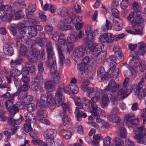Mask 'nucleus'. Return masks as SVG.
<instances>
[{"label":"nucleus","mask_w":146,"mask_h":146,"mask_svg":"<svg viewBox=\"0 0 146 146\" xmlns=\"http://www.w3.org/2000/svg\"><path fill=\"white\" fill-rule=\"evenodd\" d=\"M45 88L48 90L53 89L55 88L53 82L51 81H48L45 82L44 84Z\"/></svg>","instance_id":"obj_43"},{"label":"nucleus","mask_w":146,"mask_h":146,"mask_svg":"<svg viewBox=\"0 0 146 146\" xmlns=\"http://www.w3.org/2000/svg\"><path fill=\"white\" fill-rule=\"evenodd\" d=\"M14 100H7L5 102V106L7 109L9 111L10 115L11 117H14L16 114V112H14L15 105H13V102Z\"/></svg>","instance_id":"obj_15"},{"label":"nucleus","mask_w":146,"mask_h":146,"mask_svg":"<svg viewBox=\"0 0 146 146\" xmlns=\"http://www.w3.org/2000/svg\"><path fill=\"white\" fill-rule=\"evenodd\" d=\"M79 89L76 84H70L66 86L64 88V84H61L56 90L55 94V98L60 104H61L64 101V96L63 94L66 92L68 94H77Z\"/></svg>","instance_id":"obj_1"},{"label":"nucleus","mask_w":146,"mask_h":146,"mask_svg":"<svg viewBox=\"0 0 146 146\" xmlns=\"http://www.w3.org/2000/svg\"><path fill=\"white\" fill-rule=\"evenodd\" d=\"M114 28L117 31H119L121 30L122 28V25L121 23L118 21H115L114 25Z\"/></svg>","instance_id":"obj_56"},{"label":"nucleus","mask_w":146,"mask_h":146,"mask_svg":"<svg viewBox=\"0 0 146 146\" xmlns=\"http://www.w3.org/2000/svg\"><path fill=\"white\" fill-rule=\"evenodd\" d=\"M67 15L65 16L64 18L66 19V20L68 19L69 17H74L73 14V10L72 8H68L67 9Z\"/></svg>","instance_id":"obj_54"},{"label":"nucleus","mask_w":146,"mask_h":146,"mask_svg":"<svg viewBox=\"0 0 146 146\" xmlns=\"http://www.w3.org/2000/svg\"><path fill=\"white\" fill-rule=\"evenodd\" d=\"M115 146H123V140L119 137H115L112 141Z\"/></svg>","instance_id":"obj_44"},{"label":"nucleus","mask_w":146,"mask_h":146,"mask_svg":"<svg viewBox=\"0 0 146 146\" xmlns=\"http://www.w3.org/2000/svg\"><path fill=\"white\" fill-rule=\"evenodd\" d=\"M9 14L4 11H0V18L3 21H5L7 20L8 18Z\"/></svg>","instance_id":"obj_55"},{"label":"nucleus","mask_w":146,"mask_h":146,"mask_svg":"<svg viewBox=\"0 0 146 146\" xmlns=\"http://www.w3.org/2000/svg\"><path fill=\"white\" fill-rule=\"evenodd\" d=\"M136 15L133 19L131 22V25L135 26L137 25L139 26V24L143 22V20L142 17V14L143 13L139 10H137L135 11Z\"/></svg>","instance_id":"obj_10"},{"label":"nucleus","mask_w":146,"mask_h":146,"mask_svg":"<svg viewBox=\"0 0 146 146\" xmlns=\"http://www.w3.org/2000/svg\"><path fill=\"white\" fill-rule=\"evenodd\" d=\"M67 40L69 43H73L76 41H78V37L73 34L70 35L68 36Z\"/></svg>","instance_id":"obj_52"},{"label":"nucleus","mask_w":146,"mask_h":146,"mask_svg":"<svg viewBox=\"0 0 146 146\" xmlns=\"http://www.w3.org/2000/svg\"><path fill=\"white\" fill-rule=\"evenodd\" d=\"M29 87L30 86L28 84H26L21 85V86L18 88L19 90H21L22 91L27 92L29 90Z\"/></svg>","instance_id":"obj_64"},{"label":"nucleus","mask_w":146,"mask_h":146,"mask_svg":"<svg viewBox=\"0 0 146 146\" xmlns=\"http://www.w3.org/2000/svg\"><path fill=\"white\" fill-rule=\"evenodd\" d=\"M39 83L35 81L31 83V88L34 91H37L38 88Z\"/></svg>","instance_id":"obj_62"},{"label":"nucleus","mask_w":146,"mask_h":146,"mask_svg":"<svg viewBox=\"0 0 146 146\" xmlns=\"http://www.w3.org/2000/svg\"><path fill=\"white\" fill-rule=\"evenodd\" d=\"M35 105L33 103L28 104L27 106V110L30 113L34 111L35 110Z\"/></svg>","instance_id":"obj_61"},{"label":"nucleus","mask_w":146,"mask_h":146,"mask_svg":"<svg viewBox=\"0 0 146 146\" xmlns=\"http://www.w3.org/2000/svg\"><path fill=\"white\" fill-rule=\"evenodd\" d=\"M36 116L38 120H40L46 117L47 115V113L46 111L41 109L38 110L36 113Z\"/></svg>","instance_id":"obj_37"},{"label":"nucleus","mask_w":146,"mask_h":146,"mask_svg":"<svg viewBox=\"0 0 146 146\" xmlns=\"http://www.w3.org/2000/svg\"><path fill=\"white\" fill-rule=\"evenodd\" d=\"M21 71L17 69L14 68L11 70L9 72H6L7 75L9 74L13 79L18 77L20 74Z\"/></svg>","instance_id":"obj_29"},{"label":"nucleus","mask_w":146,"mask_h":146,"mask_svg":"<svg viewBox=\"0 0 146 146\" xmlns=\"http://www.w3.org/2000/svg\"><path fill=\"white\" fill-rule=\"evenodd\" d=\"M11 6L10 5H2L0 6V9L3 11H11Z\"/></svg>","instance_id":"obj_63"},{"label":"nucleus","mask_w":146,"mask_h":146,"mask_svg":"<svg viewBox=\"0 0 146 146\" xmlns=\"http://www.w3.org/2000/svg\"><path fill=\"white\" fill-rule=\"evenodd\" d=\"M117 60L115 56L111 55L109 56V58H107L105 62H108V66L109 67L112 66H117V64L116 63Z\"/></svg>","instance_id":"obj_33"},{"label":"nucleus","mask_w":146,"mask_h":146,"mask_svg":"<svg viewBox=\"0 0 146 146\" xmlns=\"http://www.w3.org/2000/svg\"><path fill=\"white\" fill-rule=\"evenodd\" d=\"M119 84H117L115 81L111 79L108 83V85L107 86L104 90H100L101 93H104L106 92L109 93V96L111 98V100L113 102L115 97V92L119 89Z\"/></svg>","instance_id":"obj_3"},{"label":"nucleus","mask_w":146,"mask_h":146,"mask_svg":"<svg viewBox=\"0 0 146 146\" xmlns=\"http://www.w3.org/2000/svg\"><path fill=\"white\" fill-rule=\"evenodd\" d=\"M28 93L27 92L22 91L21 90H18L17 92L13 94V95L11 98L12 99L14 98L15 96H18V100H21L25 99L27 96Z\"/></svg>","instance_id":"obj_21"},{"label":"nucleus","mask_w":146,"mask_h":146,"mask_svg":"<svg viewBox=\"0 0 146 146\" xmlns=\"http://www.w3.org/2000/svg\"><path fill=\"white\" fill-rule=\"evenodd\" d=\"M135 31H133L130 30H127L126 31L128 33L134 35H142V32L139 26L135 25L134 26L131 25Z\"/></svg>","instance_id":"obj_31"},{"label":"nucleus","mask_w":146,"mask_h":146,"mask_svg":"<svg viewBox=\"0 0 146 146\" xmlns=\"http://www.w3.org/2000/svg\"><path fill=\"white\" fill-rule=\"evenodd\" d=\"M135 115L134 113H130L126 114L124 117V121L125 123H129L132 118L135 117Z\"/></svg>","instance_id":"obj_48"},{"label":"nucleus","mask_w":146,"mask_h":146,"mask_svg":"<svg viewBox=\"0 0 146 146\" xmlns=\"http://www.w3.org/2000/svg\"><path fill=\"white\" fill-rule=\"evenodd\" d=\"M56 48L59 56L60 63L62 65H64L65 62V58L64 56V52L61 47L57 43L56 44Z\"/></svg>","instance_id":"obj_19"},{"label":"nucleus","mask_w":146,"mask_h":146,"mask_svg":"<svg viewBox=\"0 0 146 146\" xmlns=\"http://www.w3.org/2000/svg\"><path fill=\"white\" fill-rule=\"evenodd\" d=\"M64 21H61L59 23L58 25V29L62 30L64 31L65 29L66 25L65 24L68 23L65 22V21H66V19L64 18Z\"/></svg>","instance_id":"obj_53"},{"label":"nucleus","mask_w":146,"mask_h":146,"mask_svg":"<svg viewBox=\"0 0 146 146\" xmlns=\"http://www.w3.org/2000/svg\"><path fill=\"white\" fill-rule=\"evenodd\" d=\"M107 54V52L106 51H101L98 55L96 57V61L97 63L99 64L103 61L105 58Z\"/></svg>","instance_id":"obj_34"},{"label":"nucleus","mask_w":146,"mask_h":146,"mask_svg":"<svg viewBox=\"0 0 146 146\" xmlns=\"http://www.w3.org/2000/svg\"><path fill=\"white\" fill-rule=\"evenodd\" d=\"M133 59L130 63V64L132 66L136 67L139 66V61L138 57H136L133 54Z\"/></svg>","instance_id":"obj_39"},{"label":"nucleus","mask_w":146,"mask_h":146,"mask_svg":"<svg viewBox=\"0 0 146 146\" xmlns=\"http://www.w3.org/2000/svg\"><path fill=\"white\" fill-rule=\"evenodd\" d=\"M46 53L47 55L48 60L51 61L56 60L55 54L54 52L53 46L50 42H48L46 45Z\"/></svg>","instance_id":"obj_9"},{"label":"nucleus","mask_w":146,"mask_h":146,"mask_svg":"<svg viewBox=\"0 0 146 146\" xmlns=\"http://www.w3.org/2000/svg\"><path fill=\"white\" fill-rule=\"evenodd\" d=\"M83 101L82 102L83 100L82 99V101L80 102V98H78L77 101H75V104L79 109L87 111L89 108L90 102L89 100H85L84 99H83Z\"/></svg>","instance_id":"obj_14"},{"label":"nucleus","mask_w":146,"mask_h":146,"mask_svg":"<svg viewBox=\"0 0 146 146\" xmlns=\"http://www.w3.org/2000/svg\"><path fill=\"white\" fill-rule=\"evenodd\" d=\"M31 123L29 122L26 121L24 124L25 130L26 133H28L31 130L32 128L31 126Z\"/></svg>","instance_id":"obj_58"},{"label":"nucleus","mask_w":146,"mask_h":146,"mask_svg":"<svg viewBox=\"0 0 146 146\" xmlns=\"http://www.w3.org/2000/svg\"><path fill=\"white\" fill-rule=\"evenodd\" d=\"M88 72L87 70L84 71H81L79 72V76L82 79L87 78L88 76Z\"/></svg>","instance_id":"obj_60"},{"label":"nucleus","mask_w":146,"mask_h":146,"mask_svg":"<svg viewBox=\"0 0 146 146\" xmlns=\"http://www.w3.org/2000/svg\"><path fill=\"white\" fill-rule=\"evenodd\" d=\"M113 51L114 53L115 56L116 57H117L118 55H121L122 53L121 48L117 46L114 47Z\"/></svg>","instance_id":"obj_50"},{"label":"nucleus","mask_w":146,"mask_h":146,"mask_svg":"<svg viewBox=\"0 0 146 146\" xmlns=\"http://www.w3.org/2000/svg\"><path fill=\"white\" fill-rule=\"evenodd\" d=\"M99 93L101 94V98L102 97V104L104 106H108L109 103V98L111 100V98L109 96V93L105 92L104 93H102L100 92V90L99 91Z\"/></svg>","instance_id":"obj_22"},{"label":"nucleus","mask_w":146,"mask_h":146,"mask_svg":"<svg viewBox=\"0 0 146 146\" xmlns=\"http://www.w3.org/2000/svg\"><path fill=\"white\" fill-rule=\"evenodd\" d=\"M54 99L51 95H49L47 96L45 94H42L40 97L39 101L37 102V106H40L42 108H45L47 105L48 103L50 106L52 107V109L55 108V106L56 105V100Z\"/></svg>","instance_id":"obj_4"},{"label":"nucleus","mask_w":146,"mask_h":146,"mask_svg":"<svg viewBox=\"0 0 146 146\" xmlns=\"http://www.w3.org/2000/svg\"><path fill=\"white\" fill-rule=\"evenodd\" d=\"M135 135L134 138L136 139L137 142L140 139H143L144 137L146 136V129L141 127L135 129L134 131Z\"/></svg>","instance_id":"obj_7"},{"label":"nucleus","mask_w":146,"mask_h":146,"mask_svg":"<svg viewBox=\"0 0 146 146\" xmlns=\"http://www.w3.org/2000/svg\"><path fill=\"white\" fill-rule=\"evenodd\" d=\"M40 54V51L36 48H33L32 50L27 51L26 57L29 61L26 63L25 66L29 72L33 73L34 72L35 67L32 63H35L37 62L38 56Z\"/></svg>","instance_id":"obj_2"},{"label":"nucleus","mask_w":146,"mask_h":146,"mask_svg":"<svg viewBox=\"0 0 146 146\" xmlns=\"http://www.w3.org/2000/svg\"><path fill=\"white\" fill-rule=\"evenodd\" d=\"M86 37L84 39V40L86 44H89L91 42L94 41L95 39V37L93 36L92 33H90L86 34Z\"/></svg>","instance_id":"obj_35"},{"label":"nucleus","mask_w":146,"mask_h":146,"mask_svg":"<svg viewBox=\"0 0 146 146\" xmlns=\"http://www.w3.org/2000/svg\"><path fill=\"white\" fill-rule=\"evenodd\" d=\"M56 130L54 129H50L44 132V135L46 139H53L56 137Z\"/></svg>","instance_id":"obj_18"},{"label":"nucleus","mask_w":146,"mask_h":146,"mask_svg":"<svg viewBox=\"0 0 146 146\" xmlns=\"http://www.w3.org/2000/svg\"><path fill=\"white\" fill-rule=\"evenodd\" d=\"M23 119V118L21 115H20V118L17 120H15L12 118L8 117L7 120L9 123L11 125L14 126L16 125H19Z\"/></svg>","instance_id":"obj_30"},{"label":"nucleus","mask_w":146,"mask_h":146,"mask_svg":"<svg viewBox=\"0 0 146 146\" xmlns=\"http://www.w3.org/2000/svg\"><path fill=\"white\" fill-rule=\"evenodd\" d=\"M21 58H17L15 60H12L10 64L12 67H15L16 66L21 64L22 63Z\"/></svg>","instance_id":"obj_45"},{"label":"nucleus","mask_w":146,"mask_h":146,"mask_svg":"<svg viewBox=\"0 0 146 146\" xmlns=\"http://www.w3.org/2000/svg\"><path fill=\"white\" fill-rule=\"evenodd\" d=\"M4 52L5 54L9 56H12L13 53V49L11 45L9 44L4 45Z\"/></svg>","instance_id":"obj_26"},{"label":"nucleus","mask_w":146,"mask_h":146,"mask_svg":"<svg viewBox=\"0 0 146 146\" xmlns=\"http://www.w3.org/2000/svg\"><path fill=\"white\" fill-rule=\"evenodd\" d=\"M64 125H61L59 127V133L64 138L68 139L70 138L72 135V132L68 129H64Z\"/></svg>","instance_id":"obj_16"},{"label":"nucleus","mask_w":146,"mask_h":146,"mask_svg":"<svg viewBox=\"0 0 146 146\" xmlns=\"http://www.w3.org/2000/svg\"><path fill=\"white\" fill-rule=\"evenodd\" d=\"M131 91L126 88H122L117 92V96L121 99H123L131 93Z\"/></svg>","instance_id":"obj_17"},{"label":"nucleus","mask_w":146,"mask_h":146,"mask_svg":"<svg viewBox=\"0 0 146 146\" xmlns=\"http://www.w3.org/2000/svg\"><path fill=\"white\" fill-rule=\"evenodd\" d=\"M112 27V23L108 20H106V24L105 26H103L102 28V31L104 32H106L108 30H111Z\"/></svg>","instance_id":"obj_42"},{"label":"nucleus","mask_w":146,"mask_h":146,"mask_svg":"<svg viewBox=\"0 0 146 146\" xmlns=\"http://www.w3.org/2000/svg\"><path fill=\"white\" fill-rule=\"evenodd\" d=\"M15 19L16 20H19L24 18L22 12L21 10L15 13Z\"/></svg>","instance_id":"obj_59"},{"label":"nucleus","mask_w":146,"mask_h":146,"mask_svg":"<svg viewBox=\"0 0 146 146\" xmlns=\"http://www.w3.org/2000/svg\"><path fill=\"white\" fill-rule=\"evenodd\" d=\"M47 66L49 67L50 72L52 75L56 74L57 73V67L56 60L49 61L47 60L46 62Z\"/></svg>","instance_id":"obj_20"},{"label":"nucleus","mask_w":146,"mask_h":146,"mask_svg":"<svg viewBox=\"0 0 146 146\" xmlns=\"http://www.w3.org/2000/svg\"><path fill=\"white\" fill-rule=\"evenodd\" d=\"M144 82L143 78H142L137 86L136 91L137 92L138 97L139 99H141L143 97H145L146 96L145 92L146 90L144 91L143 89V87L144 85Z\"/></svg>","instance_id":"obj_12"},{"label":"nucleus","mask_w":146,"mask_h":146,"mask_svg":"<svg viewBox=\"0 0 146 146\" xmlns=\"http://www.w3.org/2000/svg\"><path fill=\"white\" fill-rule=\"evenodd\" d=\"M64 101L63 102V103L61 104H59L56 100V105L57 107H59L60 106H61L63 108H65V109H66V110H68V111L69 113H71L72 112V110H71V106L70 105L68 104H65L64 103Z\"/></svg>","instance_id":"obj_46"},{"label":"nucleus","mask_w":146,"mask_h":146,"mask_svg":"<svg viewBox=\"0 0 146 146\" xmlns=\"http://www.w3.org/2000/svg\"><path fill=\"white\" fill-rule=\"evenodd\" d=\"M95 62V60L94 58H90L89 56H87L83 59L82 62L77 65V67L80 71H84L88 70L89 66H93Z\"/></svg>","instance_id":"obj_5"},{"label":"nucleus","mask_w":146,"mask_h":146,"mask_svg":"<svg viewBox=\"0 0 146 146\" xmlns=\"http://www.w3.org/2000/svg\"><path fill=\"white\" fill-rule=\"evenodd\" d=\"M93 138V140L90 141L91 144L94 146H99L100 140L103 139L101 135L99 134L94 135Z\"/></svg>","instance_id":"obj_24"},{"label":"nucleus","mask_w":146,"mask_h":146,"mask_svg":"<svg viewBox=\"0 0 146 146\" xmlns=\"http://www.w3.org/2000/svg\"><path fill=\"white\" fill-rule=\"evenodd\" d=\"M86 91L87 96L89 97H92L93 94L98 93L97 88L94 87H88Z\"/></svg>","instance_id":"obj_40"},{"label":"nucleus","mask_w":146,"mask_h":146,"mask_svg":"<svg viewBox=\"0 0 146 146\" xmlns=\"http://www.w3.org/2000/svg\"><path fill=\"white\" fill-rule=\"evenodd\" d=\"M84 53L85 49L82 46L76 49L73 52L74 57L76 58H80L82 57Z\"/></svg>","instance_id":"obj_23"},{"label":"nucleus","mask_w":146,"mask_h":146,"mask_svg":"<svg viewBox=\"0 0 146 146\" xmlns=\"http://www.w3.org/2000/svg\"><path fill=\"white\" fill-rule=\"evenodd\" d=\"M25 107V104L22 101L18 102L15 105L14 112H16V113L19 111V110L23 109Z\"/></svg>","instance_id":"obj_41"},{"label":"nucleus","mask_w":146,"mask_h":146,"mask_svg":"<svg viewBox=\"0 0 146 146\" xmlns=\"http://www.w3.org/2000/svg\"><path fill=\"white\" fill-rule=\"evenodd\" d=\"M115 37L111 33H105L99 38V41L102 42L106 43L112 42L114 40Z\"/></svg>","instance_id":"obj_8"},{"label":"nucleus","mask_w":146,"mask_h":146,"mask_svg":"<svg viewBox=\"0 0 146 146\" xmlns=\"http://www.w3.org/2000/svg\"><path fill=\"white\" fill-rule=\"evenodd\" d=\"M63 123L64 125H69L71 123L70 117L67 115H63L62 117Z\"/></svg>","instance_id":"obj_49"},{"label":"nucleus","mask_w":146,"mask_h":146,"mask_svg":"<svg viewBox=\"0 0 146 146\" xmlns=\"http://www.w3.org/2000/svg\"><path fill=\"white\" fill-rule=\"evenodd\" d=\"M116 66H112L110 67L109 70L111 76L112 78L116 77L119 74V70L118 68L116 67Z\"/></svg>","instance_id":"obj_32"},{"label":"nucleus","mask_w":146,"mask_h":146,"mask_svg":"<svg viewBox=\"0 0 146 146\" xmlns=\"http://www.w3.org/2000/svg\"><path fill=\"white\" fill-rule=\"evenodd\" d=\"M79 109L78 108V107H76L74 113L77 118V120L78 121H80L81 120V118L82 117H83L84 118H86L87 116V115L85 113H83L81 114L79 110Z\"/></svg>","instance_id":"obj_38"},{"label":"nucleus","mask_w":146,"mask_h":146,"mask_svg":"<svg viewBox=\"0 0 146 146\" xmlns=\"http://www.w3.org/2000/svg\"><path fill=\"white\" fill-rule=\"evenodd\" d=\"M100 45L96 43H93L91 45H86L85 49L87 52L91 53L94 57H96L101 51Z\"/></svg>","instance_id":"obj_6"},{"label":"nucleus","mask_w":146,"mask_h":146,"mask_svg":"<svg viewBox=\"0 0 146 146\" xmlns=\"http://www.w3.org/2000/svg\"><path fill=\"white\" fill-rule=\"evenodd\" d=\"M105 73V70L103 67H100L99 68L97 71V77L98 78H100L101 79H103L104 75Z\"/></svg>","instance_id":"obj_47"},{"label":"nucleus","mask_w":146,"mask_h":146,"mask_svg":"<svg viewBox=\"0 0 146 146\" xmlns=\"http://www.w3.org/2000/svg\"><path fill=\"white\" fill-rule=\"evenodd\" d=\"M144 82L143 78H142L137 86L136 91L137 92L138 97L139 99H141L143 97H145L146 96L145 92L146 90L144 91L143 89V87L144 85Z\"/></svg>","instance_id":"obj_13"},{"label":"nucleus","mask_w":146,"mask_h":146,"mask_svg":"<svg viewBox=\"0 0 146 146\" xmlns=\"http://www.w3.org/2000/svg\"><path fill=\"white\" fill-rule=\"evenodd\" d=\"M82 18L81 17H69L68 19H67L65 22L68 23H72V24H74V25H76L78 23H80L82 21Z\"/></svg>","instance_id":"obj_28"},{"label":"nucleus","mask_w":146,"mask_h":146,"mask_svg":"<svg viewBox=\"0 0 146 146\" xmlns=\"http://www.w3.org/2000/svg\"><path fill=\"white\" fill-rule=\"evenodd\" d=\"M91 106L93 110L91 112L92 115L96 113H104V111L100 108L98 107L96 103H91Z\"/></svg>","instance_id":"obj_25"},{"label":"nucleus","mask_w":146,"mask_h":146,"mask_svg":"<svg viewBox=\"0 0 146 146\" xmlns=\"http://www.w3.org/2000/svg\"><path fill=\"white\" fill-rule=\"evenodd\" d=\"M101 98V94L99 93V92L97 93L96 94V96L93 97L92 98L91 100H89L90 103H96L98 102Z\"/></svg>","instance_id":"obj_51"},{"label":"nucleus","mask_w":146,"mask_h":146,"mask_svg":"<svg viewBox=\"0 0 146 146\" xmlns=\"http://www.w3.org/2000/svg\"><path fill=\"white\" fill-rule=\"evenodd\" d=\"M144 82L143 78H142L137 86L136 91L137 92L138 97L139 99H141L143 97H145L146 96L145 92L146 90L144 91L143 89V87L144 85Z\"/></svg>","instance_id":"obj_11"},{"label":"nucleus","mask_w":146,"mask_h":146,"mask_svg":"<svg viewBox=\"0 0 146 146\" xmlns=\"http://www.w3.org/2000/svg\"><path fill=\"white\" fill-rule=\"evenodd\" d=\"M36 6L35 3L30 4L28 6V8L26 9L25 12L27 14L31 15L36 10Z\"/></svg>","instance_id":"obj_36"},{"label":"nucleus","mask_w":146,"mask_h":146,"mask_svg":"<svg viewBox=\"0 0 146 146\" xmlns=\"http://www.w3.org/2000/svg\"><path fill=\"white\" fill-rule=\"evenodd\" d=\"M24 116L26 120V121L31 123H35L36 122L35 117L33 113L30 112L25 113L24 114Z\"/></svg>","instance_id":"obj_27"},{"label":"nucleus","mask_w":146,"mask_h":146,"mask_svg":"<svg viewBox=\"0 0 146 146\" xmlns=\"http://www.w3.org/2000/svg\"><path fill=\"white\" fill-rule=\"evenodd\" d=\"M132 8L135 11L139 10L141 8V5L140 3L134 1L133 4Z\"/></svg>","instance_id":"obj_57"}]
</instances>
